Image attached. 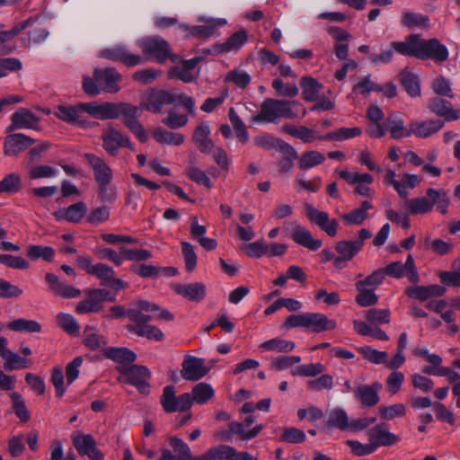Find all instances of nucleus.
Segmentation results:
<instances>
[{
	"label": "nucleus",
	"mask_w": 460,
	"mask_h": 460,
	"mask_svg": "<svg viewBox=\"0 0 460 460\" xmlns=\"http://www.w3.org/2000/svg\"><path fill=\"white\" fill-rule=\"evenodd\" d=\"M4 368L6 371H12L13 369L27 368L31 366V359L23 358L19 355L12 352L11 350L4 358Z\"/></svg>",
	"instance_id": "60"
},
{
	"label": "nucleus",
	"mask_w": 460,
	"mask_h": 460,
	"mask_svg": "<svg viewBox=\"0 0 460 460\" xmlns=\"http://www.w3.org/2000/svg\"><path fill=\"white\" fill-rule=\"evenodd\" d=\"M386 124L391 137L394 139L411 136V123L409 128H406L403 120L394 114L387 118Z\"/></svg>",
	"instance_id": "39"
},
{
	"label": "nucleus",
	"mask_w": 460,
	"mask_h": 460,
	"mask_svg": "<svg viewBox=\"0 0 460 460\" xmlns=\"http://www.w3.org/2000/svg\"><path fill=\"white\" fill-rule=\"evenodd\" d=\"M291 238L297 244L306 247L311 251H316L323 245V241L314 239L311 232L301 225H296Z\"/></svg>",
	"instance_id": "31"
},
{
	"label": "nucleus",
	"mask_w": 460,
	"mask_h": 460,
	"mask_svg": "<svg viewBox=\"0 0 460 460\" xmlns=\"http://www.w3.org/2000/svg\"><path fill=\"white\" fill-rule=\"evenodd\" d=\"M399 77L402 86L410 96L418 97L420 95V80L417 75L403 70L400 73Z\"/></svg>",
	"instance_id": "36"
},
{
	"label": "nucleus",
	"mask_w": 460,
	"mask_h": 460,
	"mask_svg": "<svg viewBox=\"0 0 460 460\" xmlns=\"http://www.w3.org/2000/svg\"><path fill=\"white\" fill-rule=\"evenodd\" d=\"M119 373L127 376V383L135 385L141 394H149V384L151 373L146 367L132 365L130 367H119Z\"/></svg>",
	"instance_id": "7"
},
{
	"label": "nucleus",
	"mask_w": 460,
	"mask_h": 460,
	"mask_svg": "<svg viewBox=\"0 0 460 460\" xmlns=\"http://www.w3.org/2000/svg\"><path fill=\"white\" fill-rule=\"evenodd\" d=\"M117 115L115 119L122 116L123 124L139 139L140 142L146 143L148 137L142 124L138 120V107L130 103L120 102L115 103Z\"/></svg>",
	"instance_id": "4"
},
{
	"label": "nucleus",
	"mask_w": 460,
	"mask_h": 460,
	"mask_svg": "<svg viewBox=\"0 0 460 460\" xmlns=\"http://www.w3.org/2000/svg\"><path fill=\"white\" fill-rule=\"evenodd\" d=\"M126 330L139 337H145L148 340L162 341L164 339V332L155 325L146 324H127Z\"/></svg>",
	"instance_id": "33"
},
{
	"label": "nucleus",
	"mask_w": 460,
	"mask_h": 460,
	"mask_svg": "<svg viewBox=\"0 0 460 460\" xmlns=\"http://www.w3.org/2000/svg\"><path fill=\"white\" fill-rule=\"evenodd\" d=\"M325 161V156L318 151L305 152L298 162V167L301 170H308L314 166L319 165Z\"/></svg>",
	"instance_id": "51"
},
{
	"label": "nucleus",
	"mask_w": 460,
	"mask_h": 460,
	"mask_svg": "<svg viewBox=\"0 0 460 460\" xmlns=\"http://www.w3.org/2000/svg\"><path fill=\"white\" fill-rule=\"evenodd\" d=\"M427 107L430 112L444 118L447 121L457 120L460 118V110H455L450 102L439 96L430 98Z\"/></svg>",
	"instance_id": "18"
},
{
	"label": "nucleus",
	"mask_w": 460,
	"mask_h": 460,
	"mask_svg": "<svg viewBox=\"0 0 460 460\" xmlns=\"http://www.w3.org/2000/svg\"><path fill=\"white\" fill-rule=\"evenodd\" d=\"M285 156L279 162V171L280 173H286L292 170L294 162L298 158L297 151L288 143L281 146L279 150Z\"/></svg>",
	"instance_id": "42"
},
{
	"label": "nucleus",
	"mask_w": 460,
	"mask_h": 460,
	"mask_svg": "<svg viewBox=\"0 0 460 460\" xmlns=\"http://www.w3.org/2000/svg\"><path fill=\"white\" fill-rule=\"evenodd\" d=\"M35 142L34 138L22 133L9 134L4 137V154L7 156H17Z\"/></svg>",
	"instance_id": "13"
},
{
	"label": "nucleus",
	"mask_w": 460,
	"mask_h": 460,
	"mask_svg": "<svg viewBox=\"0 0 460 460\" xmlns=\"http://www.w3.org/2000/svg\"><path fill=\"white\" fill-rule=\"evenodd\" d=\"M295 346L294 341L280 338L270 339L261 344V348L265 350L277 351L279 353L291 352L295 349Z\"/></svg>",
	"instance_id": "46"
},
{
	"label": "nucleus",
	"mask_w": 460,
	"mask_h": 460,
	"mask_svg": "<svg viewBox=\"0 0 460 460\" xmlns=\"http://www.w3.org/2000/svg\"><path fill=\"white\" fill-rule=\"evenodd\" d=\"M305 215L307 218L322 230H323L328 235L333 237L337 234L338 221L336 219L330 220L327 212L320 211L316 209L312 204L305 203Z\"/></svg>",
	"instance_id": "10"
},
{
	"label": "nucleus",
	"mask_w": 460,
	"mask_h": 460,
	"mask_svg": "<svg viewBox=\"0 0 460 460\" xmlns=\"http://www.w3.org/2000/svg\"><path fill=\"white\" fill-rule=\"evenodd\" d=\"M281 131L289 134L296 138H299L305 143H311L316 138L319 139L320 137H317L313 129H310L305 126L296 128L292 125L287 124L281 128Z\"/></svg>",
	"instance_id": "40"
},
{
	"label": "nucleus",
	"mask_w": 460,
	"mask_h": 460,
	"mask_svg": "<svg viewBox=\"0 0 460 460\" xmlns=\"http://www.w3.org/2000/svg\"><path fill=\"white\" fill-rule=\"evenodd\" d=\"M371 237V233L366 228L358 232V237L354 241L342 240L335 244L336 252L344 259L351 261L364 247L365 240Z\"/></svg>",
	"instance_id": "11"
},
{
	"label": "nucleus",
	"mask_w": 460,
	"mask_h": 460,
	"mask_svg": "<svg viewBox=\"0 0 460 460\" xmlns=\"http://www.w3.org/2000/svg\"><path fill=\"white\" fill-rule=\"evenodd\" d=\"M306 328L314 332H322L333 330L336 322L329 319L325 314L320 313H305Z\"/></svg>",
	"instance_id": "30"
},
{
	"label": "nucleus",
	"mask_w": 460,
	"mask_h": 460,
	"mask_svg": "<svg viewBox=\"0 0 460 460\" xmlns=\"http://www.w3.org/2000/svg\"><path fill=\"white\" fill-rule=\"evenodd\" d=\"M349 420L347 412L342 408L337 407L332 409L325 422V428L327 429H338L341 431L349 429Z\"/></svg>",
	"instance_id": "34"
},
{
	"label": "nucleus",
	"mask_w": 460,
	"mask_h": 460,
	"mask_svg": "<svg viewBox=\"0 0 460 460\" xmlns=\"http://www.w3.org/2000/svg\"><path fill=\"white\" fill-rule=\"evenodd\" d=\"M361 134L362 130L358 127L341 128L335 131H332L323 136H320L319 139L327 141H341L351 137H358Z\"/></svg>",
	"instance_id": "41"
},
{
	"label": "nucleus",
	"mask_w": 460,
	"mask_h": 460,
	"mask_svg": "<svg viewBox=\"0 0 460 460\" xmlns=\"http://www.w3.org/2000/svg\"><path fill=\"white\" fill-rule=\"evenodd\" d=\"M21 188L22 180L17 173H10L0 181V193H16Z\"/></svg>",
	"instance_id": "62"
},
{
	"label": "nucleus",
	"mask_w": 460,
	"mask_h": 460,
	"mask_svg": "<svg viewBox=\"0 0 460 460\" xmlns=\"http://www.w3.org/2000/svg\"><path fill=\"white\" fill-rule=\"evenodd\" d=\"M100 57L113 62H120L128 67L142 65L146 61L142 56L131 53L123 45L104 49L101 51Z\"/></svg>",
	"instance_id": "6"
},
{
	"label": "nucleus",
	"mask_w": 460,
	"mask_h": 460,
	"mask_svg": "<svg viewBox=\"0 0 460 460\" xmlns=\"http://www.w3.org/2000/svg\"><path fill=\"white\" fill-rule=\"evenodd\" d=\"M104 355L107 358L118 363L129 364L137 358V354L128 348L109 347L105 349Z\"/></svg>",
	"instance_id": "35"
},
{
	"label": "nucleus",
	"mask_w": 460,
	"mask_h": 460,
	"mask_svg": "<svg viewBox=\"0 0 460 460\" xmlns=\"http://www.w3.org/2000/svg\"><path fill=\"white\" fill-rule=\"evenodd\" d=\"M45 279L49 285V290L56 296L63 298H75L81 294L79 289L61 282L54 273H47Z\"/></svg>",
	"instance_id": "27"
},
{
	"label": "nucleus",
	"mask_w": 460,
	"mask_h": 460,
	"mask_svg": "<svg viewBox=\"0 0 460 460\" xmlns=\"http://www.w3.org/2000/svg\"><path fill=\"white\" fill-rule=\"evenodd\" d=\"M54 255L55 250L50 246L31 245L27 250V256L33 261L42 259L50 262L53 261Z\"/></svg>",
	"instance_id": "53"
},
{
	"label": "nucleus",
	"mask_w": 460,
	"mask_h": 460,
	"mask_svg": "<svg viewBox=\"0 0 460 460\" xmlns=\"http://www.w3.org/2000/svg\"><path fill=\"white\" fill-rule=\"evenodd\" d=\"M429 22L428 16L413 12L404 13L402 18V24L409 29L414 27L427 28L429 27Z\"/></svg>",
	"instance_id": "56"
},
{
	"label": "nucleus",
	"mask_w": 460,
	"mask_h": 460,
	"mask_svg": "<svg viewBox=\"0 0 460 460\" xmlns=\"http://www.w3.org/2000/svg\"><path fill=\"white\" fill-rule=\"evenodd\" d=\"M385 279V271L383 268H379L364 279L358 280L355 283L356 288H368L376 289Z\"/></svg>",
	"instance_id": "61"
},
{
	"label": "nucleus",
	"mask_w": 460,
	"mask_h": 460,
	"mask_svg": "<svg viewBox=\"0 0 460 460\" xmlns=\"http://www.w3.org/2000/svg\"><path fill=\"white\" fill-rule=\"evenodd\" d=\"M358 352L364 357L367 361L374 364H385L386 363V358L388 357L387 352L379 351L371 348L370 346H364L358 349Z\"/></svg>",
	"instance_id": "64"
},
{
	"label": "nucleus",
	"mask_w": 460,
	"mask_h": 460,
	"mask_svg": "<svg viewBox=\"0 0 460 460\" xmlns=\"http://www.w3.org/2000/svg\"><path fill=\"white\" fill-rule=\"evenodd\" d=\"M177 101V94L172 92L158 90L154 91L146 102L140 107L153 113H159L164 105L172 104Z\"/></svg>",
	"instance_id": "17"
},
{
	"label": "nucleus",
	"mask_w": 460,
	"mask_h": 460,
	"mask_svg": "<svg viewBox=\"0 0 460 460\" xmlns=\"http://www.w3.org/2000/svg\"><path fill=\"white\" fill-rule=\"evenodd\" d=\"M45 279L49 285V290L56 296L63 298H75L81 294L79 289L61 282L54 273H47Z\"/></svg>",
	"instance_id": "28"
},
{
	"label": "nucleus",
	"mask_w": 460,
	"mask_h": 460,
	"mask_svg": "<svg viewBox=\"0 0 460 460\" xmlns=\"http://www.w3.org/2000/svg\"><path fill=\"white\" fill-rule=\"evenodd\" d=\"M7 326L14 332H40L41 331V325L40 323L34 320H26L23 318L10 322Z\"/></svg>",
	"instance_id": "55"
},
{
	"label": "nucleus",
	"mask_w": 460,
	"mask_h": 460,
	"mask_svg": "<svg viewBox=\"0 0 460 460\" xmlns=\"http://www.w3.org/2000/svg\"><path fill=\"white\" fill-rule=\"evenodd\" d=\"M45 279L49 285V290L56 296L63 298H75L81 294L79 289L61 282L54 273H47Z\"/></svg>",
	"instance_id": "24"
},
{
	"label": "nucleus",
	"mask_w": 460,
	"mask_h": 460,
	"mask_svg": "<svg viewBox=\"0 0 460 460\" xmlns=\"http://www.w3.org/2000/svg\"><path fill=\"white\" fill-rule=\"evenodd\" d=\"M45 279L49 285V290L56 296L63 298H75L81 294L79 289L61 282L54 273H47Z\"/></svg>",
	"instance_id": "26"
},
{
	"label": "nucleus",
	"mask_w": 460,
	"mask_h": 460,
	"mask_svg": "<svg viewBox=\"0 0 460 460\" xmlns=\"http://www.w3.org/2000/svg\"><path fill=\"white\" fill-rule=\"evenodd\" d=\"M102 147L111 156H117L120 147L133 150V146L127 135L113 127H109L102 135Z\"/></svg>",
	"instance_id": "9"
},
{
	"label": "nucleus",
	"mask_w": 460,
	"mask_h": 460,
	"mask_svg": "<svg viewBox=\"0 0 460 460\" xmlns=\"http://www.w3.org/2000/svg\"><path fill=\"white\" fill-rule=\"evenodd\" d=\"M254 143L256 146L265 149H278L279 151L281 149V146H284L288 144L283 139L272 137L268 134H262L254 138Z\"/></svg>",
	"instance_id": "63"
},
{
	"label": "nucleus",
	"mask_w": 460,
	"mask_h": 460,
	"mask_svg": "<svg viewBox=\"0 0 460 460\" xmlns=\"http://www.w3.org/2000/svg\"><path fill=\"white\" fill-rule=\"evenodd\" d=\"M122 80V75L114 68H97L93 71V77L88 75L83 77V90L90 96H96L101 92L115 93L120 87L117 84Z\"/></svg>",
	"instance_id": "2"
},
{
	"label": "nucleus",
	"mask_w": 460,
	"mask_h": 460,
	"mask_svg": "<svg viewBox=\"0 0 460 460\" xmlns=\"http://www.w3.org/2000/svg\"><path fill=\"white\" fill-rule=\"evenodd\" d=\"M175 394V387L173 385H167L164 388L160 402L166 413H172L177 411V396Z\"/></svg>",
	"instance_id": "52"
},
{
	"label": "nucleus",
	"mask_w": 460,
	"mask_h": 460,
	"mask_svg": "<svg viewBox=\"0 0 460 460\" xmlns=\"http://www.w3.org/2000/svg\"><path fill=\"white\" fill-rule=\"evenodd\" d=\"M57 323L66 332L71 335H78L80 326L73 315L65 313H59L57 315Z\"/></svg>",
	"instance_id": "58"
},
{
	"label": "nucleus",
	"mask_w": 460,
	"mask_h": 460,
	"mask_svg": "<svg viewBox=\"0 0 460 460\" xmlns=\"http://www.w3.org/2000/svg\"><path fill=\"white\" fill-rule=\"evenodd\" d=\"M444 126L440 119H429L424 121L413 120L411 122V135L426 138L438 132Z\"/></svg>",
	"instance_id": "29"
},
{
	"label": "nucleus",
	"mask_w": 460,
	"mask_h": 460,
	"mask_svg": "<svg viewBox=\"0 0 460 460\" xmlns=\"http://www.w3.org/2000/svg\"><path fill=\"white\" fill-rule=\"evenodd\" d=\"M209 136L210 128L206 122L198 125L193 132L192 140L202 154H209L214 146Z\"/></svg>",
	"instance_id": "32"
},
{
	"label": "nucleus",
	"mask_w": 460,
	"mask_h": 460,
	"mask_svg": "<svg viewBox=\"0 0 460 460\" xmlns=\"http://www.w3.org/2000/svg\"><path fill=\"white\" fill-rule=\"evenodd\" d=\"M45 279L49 285V290L56 296L63 298H75L81 294L79 289L61 282L54 273H47Z\"/></svg>",
	"instance_id": "25"
},
{
	"label": "nucleus",
	"mask_w": 460,
	"mask_h": 460,
	"mask_svg": "<svg viewBox=\"0 0 460 460\" xmlns=\"http://www.w3.org/2000/svg\"><path fill=\"white\" fill-rule=\"evenodd\" d=\"M214 389L207 383H199L192 388V398L198 404H204L214 396Z\"/></svg>",
	"instance_id": "54"
},
{
	"label": "nucleus",
	"mask_w": 460,
	"mask_h": 460,
	"mask_svg": "<svg viewBox=\"0 0 460 460\" xmlns=\"http://www.w3.org/2000/svg\"><path fill=\"white\" fill-rule=\"evenodd\" d=\"M71 439L80 456H87L91 460H103V454L98 449L93 435L76 431L71 435Z\"/></svg>",
	"instance_id": "8"
},
{
	"label": "nucleus",
	"mask_w": 460,
	"mask_h": 460,
	"mask_svg": "<svg viewBox=\"0 0 460 460\" xmlns=\"http://www.w3.org/2000/svg\"><path fill=\"white\" fill-rule=\"evenodd\" d=\"M181 376L188 381H198L204 377L209 371L205 366V360L193 356H187L181 364Z\"/></svg>",
	"instance_id": "12"
},
{
	"label": "nucleus",
	"mask_w": 460,
	"mask_h": 460,
	"mask_svg": "<svg viewBox=\"0 0 460 460\" xmlns=\"http://www.w3.org/2000/svg\"><path fill=\"white\" fill-rule=\"evenodd\" d=\"M141 49L148 59L164 63L167 58L176 61V56L172 53L169 43L163 38L153 37L142 40Z\"/></svg>",
	"instance_id": "5"
},
{
	"label": "nucleus",
	"mask_w": 460,
	"mask_h": 460,
	"mask_svg": "<svg viewBox=\"0 0 460 460\" xmlns=\"http://www.w3.org/2000/svg\"><path fill=\"white\" fill-rule=\"evenodd\" d=\"M365 318L372 325L386 324L390 323L391 312L387 308H371L365 312Z\"/></svg>",
	"instance_id": "48"
},
{
	"label": "nucleus",
	"mask_w": 460,
	"mask_h": 460,
	"mask_svg": "<svg viewBox=\"0 0 460 460\" xmlns=\"http://www.w3.org/2000/svg\"><path fill=\"white\" fill-rule=\"evenodd\" d=\"M358 295L355 297L356 303L362 307H368L377 304L378 296L375 289L368 288H356Z\"/></svg>",
	"instance_id": "59"
},
{
	"label": "nucleus",
	"mask_w": 460,
	"mask_h": 460,
	"mask_svg": "<svg viewBox=\"0 0 460 460\" xmlns=\"http://www.w3.org/2000/svg\"><path fill=\"white\" fill-rule=\"evenodd\" d=\"M292 105L300 106L296 102L266 98L261 104L259 113L252 118V121L277 123L280 118L296 119L297 112L293 110Z\"/></svg>",
	"instance_id": "3"
},
{
	"label": "nucleus",
	"mask_w": 460,
	"mask_h": 460,
	"mask_svg": "<svg viewBox=\"0 0 460 460\" xmlns=\"http://www.w3.org/2000/svg\"><path fill=\"white\" fill-rule=\"evenodd\" d=\"M303 98L306 102L316 101L323 85L311 76H303L300 81Z\"/></svg>",
	"instance_id": "38"
},
{
	"label": "nucleus",
	"mask_w": 460,
	"mask_h": 460,
	"mask_svg": "<svg viewBox=\"0 0 460 460\" xmlns=\"http://www.w3.org/2000/svg\"><path fill=\"white\" fill-rule=\"evenodd\" d=\"M405 206L412 215L426 214L433 208V202L427 198H415L407 199Z\"/></svg>",
	"instance_id": "50"
},
{
	"label": "nucleus",
	"mask_w": 460,
	"mask_h": 460,
	"mask_svg": "<svg viewBox=\"0 0 460 460\" xmlns=\"http://www.w3.org/2000/svg\"><path fill=\"white\" fill-rule=\"evenodd\" d=\"M81 111L88 113L94 119H114L117 113L115 112V102H103L99 104L97 102L79 103Z\"/></svg>",
	"instance_id": "19"
},
{
	"label": "nucleus",
	"mask_w": 460,
	"mask_h": 460,
	"mask_svg": "<svg viewBox=\"0 0 460 460\" xmlns=\"http://www.w3.org/2000/svg\"><path fill=\"white\" fill-rule=\"evenodd\" d=\"M368 441L372 442L376 448L379 447H390L400 441V437L389 431L388 425L385 422L376 425L367 430Z\"/></svg>",
	"instance_id": "15"
},
{
	"label": "nucleus",
	"mask_w": 460,
	"mask_h": 460,
	"mask_svg": "<svg viewBox=\"0 0 460 460\" xmlns=\"http://www.w3.org/2000/svg\"><path fill=\"white\" fill-rule=\"evenodd\" d=\"M172 289L179 296L196 303L201 302L207 295L206 285L202 282L173 284Z\"/></svg>",
	"instance_id": "20"
},
{
	"label": "nucleus",
	"mask_w": 460,
	"mask_h": 460,
	"mask_svg": "<svg viewBox=\"0 0 460 460\" xmlns=\"http://www.w3.org/2000/svg\"><path fill=\"white\" fill-rule=\"evenodd\" d=\"M40 118L26 108H20L11 116V123L6 128V132L10 133L16 129L31 128L38 130L37 125Z\"/></svg>",
	"instance_id": "14"
},
{
	"label": "nucleus",
	"mask_w": 460,
	"mask_h": 460,
	"mask_svg": "<svg viewBox=\"0 0 460 460\" xmlns=\"http://www.w3.org/2000/svg\"><path fill=\"white\" fill-rule=\"evenodd\" d=\"M10 398L13 402V410L15 415L22 422H28L31 419V413L26 407L25 401L23 400L22 394L18 392H13L10 394Z\"/></svg>",
	"instance_id": "47"
},
{
	"label": "nucleus",
	"mask_w": 460,
	"mask_h": 460,
	"mask_svg": "<svg viewBox=\"0 0 460 460\" xmlns=\"http://www.w3.org/2000/svg\"><path fill=\"white\" fill-rule=\"evenodd\" d=\"M372 207L369 201L365 200L358 208L344 214L341 217L347 224L360 225L367 217V210L372 208Z\"/></svg>",
	"instance_id": "44"
},
{
	"label": "nucleus",
	"mask_w": 460,
	"mask_h": 460,
	"mask_svg": "<svg viewBox=\"0 0 460 460\" xmlns=\"http://www.w3.org/2000/svg\"><path fill=\"white\" fill-rule=\"evenodd\" d=\"M248 40L247 32L244 30L238 31L232 34L224 43H219L220 50L223 53L239 49Z\"/></svg>",
	"instance_id": "45"
},
{
	"label": "nucleus",
	"mask_w": 460,
	"mask_h": 460,
	"mask_svg": "<svg viewBox=\"0 0 460 460\" xmlns=\"http://www.w3.org/2000/svg\"><path fill=\"white\" fill-rule=\"evenodd\" d=\"M85 294L87 298L80 301L76 307L75 311L78 314H88V313H97L102 309V305L98 303L96 296L93 295L92 288L86 289Z\"/></svg>",
	"instance_id": "43"
},
{
	"label": "nucleus",
	"mask_w": 460,
	"mask_h": 460,
	"mask_svg": "<svg viewBox=\"0 0 460 460\" xmlns=\"http://www.w3.org/2000/svg\"><path fill=\"white\" fill-rule=\"evenodd\" d=\"M85 159L90 164L94 180L97 183L112 181V170L104 160L94 154H84Z\"/></svg>",
	"instance_id": "21"
},
{
	"label": "nucleus",
	"mask_w": 460,
	"mask_h": 460,
	"mask_svg": "<svg viewBox=\"0 0 460 460\" xmlns=\"http://www.w3.org/2000/svg\"><path fill=\"white\" fill-rule=\"evenodd\" d=\"M229 429L232 434H236L242 440H249L258 436V434L264 429L262 424L256 425L249 431H245L244 424L238 421H231L228 424Z\"/></svg>",
	"instance_id": "49"
},
{
	"label": "nucleus",
	"mask_w": 460,
	"mask_h": 460,
	"mask_svg": "<svg viewBox=\"0 0 460 460\" xmlns=\"http://www.w3.org/2000/svg\"><path fill=\"white\" fill-rule=\"evenodd\" d=\"M380 388L381 384L377 382L371 385H360L354 389V394L363 406L370 408L378 403Z\"/></svg>",
	"instance_id": "23"
},
{
	"label": "nucleus",
	"mask_w": 460,
	"mask_h": 460,
	"mask_svg": "<svg viewBox=\"0 0 460 460\" xmlns=\"http://www.w3.org/2000/svg\"><path fill=\"white\" fill-rule=\"evenodd\" d=\"M153 137L157 143L180 146L184 142V136L181 133L171 132L162 127L154 130Z\"/></svg>",
	"instance_id": "37"
},
{
	"label": "nucleus",
	"mask_w": 460,
	"mask_h": 460,
	"mask_svg": "<svg viewBox=\"0 0 460 460\" xmlns=\"http://www.w3.org/2000/svg\"><path fill=\"white\" fill-rule=\"evenodd\" d=\"M55 115L59 119L70 125L83 128H89L94 124V122L88 121L83 118L79 103L72 106L59 105L57 108Z\"/></svg>",
	"instance_id": "16"
},
{
	"label": "nucleus",
	"mask_w": 460,
	"mask_h": 460,
	"mask_svg": "<svg viewBox=\"0 0 460 460\" xmlns=\"http://www.w3.org/2000/svg\"><path fill=\"white\" fill-rule=\"evenodd\" d=\"M86 212V204L79 201L67 208L58 209L53 213V216L58 221L66 220L70 223L77 224L84 217Z\"/></svg>",
	"instance_id": "22"
},
{
	"label": "nucleus",
	"mask_w": 460,
	"mask_h": 460,
	"mask_svg": "<svg viewBox=\"0 0 460 460\" xmlns=\"http://www.w3.org/2000/svg\"><path fill=\"white\" fill-rule=\"evenodd\" d=\"M392 46L401 55L421 60L431 59L436 63H443L448 58L447 47L438 39L425 40L420 34H411L405 41H394Z\"/></svg>",
	"instance_id": "1"
},
{
	"label": "nucleus",
	"mask_w": 460,
	"mask_h": 460,
	"mask_svg": "<svg viewBox=\"0 0 460 460\" xmlns=\"http://www.w3.org/2000/svg\"><path fill=\"white\" fill-rule=\"evenodd\" d=\"M169 443L178 460H193L190 447L181 438L171 437Z\"/></svg>",
	"instance_id": "57"
}]
</instances>
